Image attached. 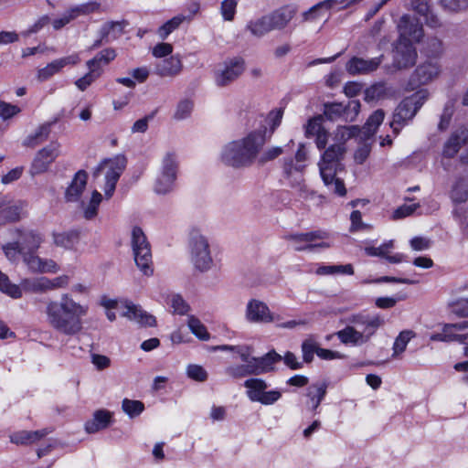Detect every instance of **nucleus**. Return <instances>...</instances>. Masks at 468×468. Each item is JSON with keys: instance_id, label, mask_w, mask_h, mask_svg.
<instances>
[{"instance_id": "nucleus-1", "label": "nucleus", "mask_w": 468, "mask_h": 468, "mask_svg": "<svg viewBox=\"0 0 468 468\" xmlns=\"http://www.w3.org/2000/svg\"><path fill=\"white\" fill-rule=\"evenodd\" d=\"M88 313L89 305L76 302L68 292L62 293L58 301H48L45 309L48 324L66 336H74L82 331V318Z\"/></svg>"}, {"instance_id": "nucleus-2", "label": "nucleus", "mask_w": 468, "mask_h": 468, "mask_svg": "<svg viewBox=\"0 0 468 468\" xmlns=\"http://www.w3.org/2000/svg\"><path fill=\"white\" fill-rule=\"evenodd\" d=\"M266 133L262 126L228 143L221 152L222 162L236 168L250 166L267 141Z\"/></svg>"}, {"instance_id": "nucleus-3", "label": "nucleus", "mask_w": 468, "mask_h": 468, "mask_svg": "<svg viewBox=\"0 0 468 468\" xmlns=\"http://www.w3.org/2000/svg\"><path fill=\"white\" fill-rule=\"evenodd\" d=\"M384 120V112L377 110L367 120L363 127L353 125V140L357 147L353 154L356 163L363 164L368 157L375 142L374 135Z\"/></svg>"}, {"instance_id": "nucleus-4", "label": "nucleus", "mask_w": 468, "mask_h": 468, "mask_svg": "<svg viewBox=\"0 0 468 468\" xmlns=\"http://www.w3.org/2000/svg\"><path fill=\"white\" fill-rule=\"evenodd\" d=\"M127 160L122 154H117L112 158L104 159L95 168L94 178L101 175L104 177L102 189L106 199H110L115 191L116 184L126 167Z\"/></svg>"}, {"instance_id": "nucleus-5", "label": "nucleus", "mask_w": 468, "mask_h": 468, "mask_svg": "<svg viewBox=\"0 0 468 468\" xmlns=\"http://www.w3.org/2000/svg\"><path fill=\"white\" fill-rule=\"evenodd\" d=\"M179 162L176 152H166L161 159L154 191L158 195H166L173 191L177 178Z\"/></svg>"}, {"instance_id": "nucleus-6", "label": "nucleus", "mask_w": 468, "mask_h": 468, "mask_svg": "<svg viewBox=\"0 0 468 468\" xmlns=\"http://www.w3.org/2000/svg\"><path fill=\"white\" fill-rule=\"evenodd\" d=\"M427 90H421L404 99L397 107L390 127L398 134L402 126L411 120L427 99Z\"/></svg>"}, {"instance_id": "nucleus-7", "label": "nucleus", "mask_w": 468, "mask_h": 468, "mask_svg": "<svg viewBox=\"0 0 468 468\" xmlns=\"http://www.w3.org/2000/svg\"><path fill=\"white\" fill-rule=\"evenodd\" d=\"M131 243L134 261L137 267L144 275H152L154 273V269L151 247L145 234L144 233L141 228H133L131 235Z\"/></svg>"}, {"instance_id": "nucleus-8", "label": "nucleus", "mask_w": 468, "mask_h": 468, "mask_svg": "<svg viewBox=\"0 0 468 468\" xmlns=\"http://www.w3.org/2000/svg\"><path fill=\"white\" fill-rule=\"evenodd\" d=\"M191 261L196 269L207 271L213 266L211 247L207 237L194 231L189 241Z\"/></svg>"}, {"instance_id": "nucleus-9", "label": "nucleus", "mask_w": 468, "mask_h": 468, "mask_svg": "<svg viewBox=\"0 0 468 468\" xmlns=\"http://www.w3.org/2000/svg\"><path fill=\"white\" fill-rule=\"evenodd\" d=\"M384 323L378 314H359L353 316V346L367 343Z\"/></svg>"}, {"instance_id": "nucleus-10", "label": "nucleus", "mask_w": 468, "mask_h": 468, "mask_svg": "<svg viewBox=\"0 0 468 468\" xmlns=\"http://www.w3.org/2000/svg\"><path fill=\"white\" fill-rule=\"evenodd\" d=\"M246 395L252 402H259L269 406L277 402L282 398V392L278 389L267 390L269 385L261 378H250L244 382Z\"/></svg>"}, {"instance_id": "nucleus-11", "label": "nucleus", "mask_w": 468, "mask_h": 468, "mask_svg": "<svg viewBox=\"0 0 468 468\" xmlns=\"http://www.w3.org/2000/svg\"><path fill=\"white\" fill-rule=\"evenodd\" d=\"M294 250H314L317 249H327L331 246L328 239V233L322 230L311 231L289 236Z\"/></svg>"}, {"instance_id": "nucleus-12", "label": "nucleus", "mask_w": 468, "mask_h": 468, "mask_svg": "<svg viewBox=\"0 0 468 468\" xmlns=\"http://www.w3.org/2000/svg\"><path fill=\"white\" fill-rule=\"evenodd\" d=\"M245 70V61L239 57L224 60L215 70V82L219 87H226L238 80Z\"/></svg>"}, {"instance_id": "nucleus-13", "label": "nucleus", "mask_w": 468, "mask_h": 468, "mask_svg": "<svg viewBox=\"0 0 468 468\" xmlns=\"http://www.w3.org/2000/svg\"><path fill=\"white\" fill-rule=\"evenodd\" d=\"M441 65L438 60L427 59L420 63L411 74L409 86L414 90L421 85H427L439 78Z\"/></svg>"}, {"instance_id": "nucleus-14", "label": "nucleus", "mask_w": 468, "mask_h": 468, "mask_svg": "<svg viewBox=\"0 0 468 468\" xmlns=\"http://www.w3.org/2000/svg\"><path fill=\"white\" fill-rule=\"evenodd\" d=\"M335 140L338 142L331 145L322 155L319 164H324L327 166L337 167L339 160L343 157L346 148L344 143L351 138V128L340 126L335 132Z\"/></svg>"}, {"instance_id": "nucleus-15", "label": "nucleus", "mask_w": 468, "mask_h": 468, "mask_svg": "<svg viewBox=\"0 0 468 468\" xmlns=\"http://www.w3.org/2000/svg\"><path fill=\"white\" fill-rule=\"evenodd\" d=\"M245 318L253 324L280 322L281 316L271 311L267 303L258 299H250L246 304Z\"/></svg>"}, {"instance_id": "nucleus-16", "label": "nucleus", "mask_w": 468, "mask_h": 468, "mask_svg": "<svg viewBox=\"0 0 468 468\" xmlns=\"http://www.w3.org/2000/svg\"><path fill=\"white\" fill-rule=\"evenodd\" d=\"M60 145L58 142H51L46 147L40 149L35 155L30 165L29 173L31 176L45 173L50 165L59 155Z\"/></svg>"}, {"instance_id": "nucleus-17", "label": "nucleus", "mask_w": 468, "mask_h": 468, "mask_svg": "<svg viewBox=\"0 0 468 468\" xmlns=\"http://www.w3.org/2000/svg\"><path fill=\"white\" fill-rule=\"evenodd\" d=\"M399 37L398 40L420 42L423 37V27L418 18L410 15H403L398 23Z\"/></svg>"}, {"instance_id": "nucleus-18", "label": "nucleus", "mask_w": 468, "mask_h": 468, "mask_svg": "<svg viewBox=\"0 0 468 468\" xmlns=\"http://www.w3.org/2000/svg\"><path fill=\"white\" fill-rule=\"evenodd\" d=\"M417 51L409 41L398 40L393 51V65L397 69H407L415 64Z\"/></svg>"}, {"instance_id": "nucleus-19", "label": "nucleus", "mask_w": 468, "mask_h": 468, "mask_svg": "<svg viewBox=\"0 0 468 468\" xmlns=\"http://www.w3.org/2000/svg\"><path fill=\"white\" fill-rule=\"evenodd\" d=\"M19 239L17 242L20 245V255L25 262L27 255H36V251L44 241L43 236L35 230H17Z\"/></svg>"}, {"instance_id": "nucleus-20", "label": "nucleus", "mask_w": 468, "mask_h": 468, "mask_svg": "<svg viewBox=\"0 0 468 468\" xmlns=\"http://www.w3.org/2000/svg\"><path fill=\"white\" fill-rule=\"evenodd\" d=\"M298 8L293 4L284 5L269 13L273 30L284 29L297 14Z\"/></svg>"}, {"instance_id": "nucleus-21", "label": "nucleus", "mask_w": 468, "mask_h": 468, "mask_svg": "<svg viewBox=\"0 0 468 468\" xmlns=\"http://www.w3.org/2000/svg\"><path fill=\"white\" fill-rule=\"evenodd\" d=\"M318 165L320 176L324 186H327L330 191L338 195L339 197L346 196V188L344 185V182L335 176L336 167L327 166L324 164H318Z\"/></svg>"}, {"instance_id": "nucleus-22", "label": "nucleus", "mask_w": 468, "mask_h": 468, "mask_svg": "<svg viewBox=\"0 0 468 468\" xmlns=\"http://www.w3.org/2000/svg\"><path fill=\"white\" fill-rule=\"evenodd\" d=\"M79 62L80 56L77 53L55 59L38 70L37 78L41 81L47 80L56 73L59 72L65 66L76 65Z\"/></svg>"}, {"instance_id": "nucleus-23", "label": "nucleus", "mask_w": 468, "mask_h": 468, "mask_svg": "<svg viewBox=\"0 0 468 468\" xmlns=\"http://www.w3.org/2000/svg\"><path fill=\"white\" fill-rule=\"evenodd\" d=\"M27 207V205L25 201L16 200L10 202L7 198V205L0 208V224L20 220L26 215Z\"/></svg>"}, {"instance_id": "nucleus-24", "label": "nucleus", "mask_w": 468, "mask_h": 468, "mask_svg": "<svg viewBox=\"0 0 468 468\" xmlns=\"http://www.w3.org/2000/svg\"><path fill=\"white\" fill-rule=\"evenodd\" d=\"M25 263L28 269L36 273H57L59 271L58 264L51 259H43L37 255H27Z\"/></svg>"}, {"instance_id": "nucleus-25", "label": "nucleus", "mask_w": 468, "mask_h": 468, "mask_svg": "<svg viewBox=\"0 0 468 468\" xmlns=\"http://www.w3.org/2000/svg\"><path fill=\"white\" fill-rule=\"evenodd\" d=\"M350 4V0H324L314 5L308 11L304 12L303 14V17L304 21H312L316 19L318 16H321V12L323 10H329L331 8L339 10L349 6Z\"/></svg>"}, {"instance_id": "nucleus-26", "label": "nucleus", "mask_w": 468, "mask_h": 468, "mask_svg": "<svg viewBox=\"0 0 468 468\" xmlns=\"http://www.w3.org/2000/svg\"><path fill=\"white\" fill-rule=\"evenodd\" d=\"M183 69L182 61L177 56H171L159 61L154 67V73L161 78H174Z\"/></svg>"}, {"instance_id": "nucleus-27", "label": "nucleus", "mask_w": 468, "mask_h": 468, "mask_svg": "<svg viewBox=\"0 0 468 468\" xmlns=\"http://www.w3.org/2000/svg\"><path fill=\"white\" fill-rule=\"evenodd\" d=\"M468 141V130L459 128L454 131L446 141L443 147V155L448 158L453 157Z\"/></svg>"}, {"instance_id": "nucleus-28", "label": "nucleus", "mask_w": 468, "mask_h": 468, "mask_svg": "<svg viewBox=\"0 0 468 468\" xmlns=\"http://www.w3.org/2000/svg\"><path fill=\"white\" fill-rule=\"evenodd\" d=\"M124 307L125 311L121 314L122 316L127 317L130 320H135L137 323L144 326L155 325V317L144 311L140 306L135 305L133 303H126Z\"/></svg>"}, {"instance_id": "nucleus-29", "label": "nucleus", "mask_w": 468, "mask_h": 468, "mask_svg": "<svg viewBox=\"0 0 468 468\" xmlns=\"http://www.w3.org/2000/svg\"><path fill=\"white\" fill-rule=\"evenodd\" d=\"M88 175L84 170L78 171L65 192L68 202H76L82 195L87 185Z\"/></svg>"}, {"instance_id": "nucleus-30", "label": "nucleus", "mask_w": 468, "mask_h": 468, "mask_svg": "<svg viewBox=\"0 0 468 468\" xmlns=\"http://www.w3.org/2000/svg\"><path fill=\"white\" fill-rule=\"evenodd\" d=\"M328 385L325 381H317L310 385L306 389L307 406L315 411L327 392Z\"/></svg>"}, {"instance_id": "nucleus-31", "label": "nucleus", "mask_w": 468, "mask_h": 468, "mask_svg": "<svg viewBox=\"0 0 468 468\" xmlns=\"http://www.w3.org/2000/svg\"><path fill=\"white\" fill-rule=\"evenodd\" d=\"M282 360V356L275 351H270L265 356L255 357L250 362L252 372L254 375L267 373L273 369V365Z\"/></svg>"}, {"instance_id": "nucleus-32", "label": "nucleus", "mask_w": 468, "mask_h": 468, "mask_svg": "<svg viewBox=\"0 0 468 468\" xmlns=\"http://www.w3.org/2000/svg\"><path fill=\"white\" fill-rule=\"evenodd\" d=\"M112 414L106 410H98L94 412L93 418L85 423V430L88 433H95L106 429L112 422Z\"/></svg>"}, {"instance_id": "nucleus-33", "label": "nucleus", "mask_w": 468, "mask_h": 468, "mask_svg": "<svg viewBox=\"0 0 468 468\" xmlns=\"http://www.w3.org/2000/svg\"><path fill=\"white\" fill-rule=\"evenodd\" d=\"M50 432L51 431L48 429L39 431H20L11 434L9 438L10 441L15 444H31L40 441Z\"/></svg>"}, {"instance_id": "nucleus-34", "label": "nucleus", "mask_w": 468, "mask_h": 468, "mask_svg": "<svg viewBox=\"0 0 468 468\" xmlns=\"http://www.w3.org/2000/svg\"><path fill=\"white\" fill-rule=\"evenodd\" d=\"M305 165L294 163L292 159H286L283 164V173L292 186H298L303 181V173Z\"/></svg>"}, {"instance_id": "nucleus-35", "label": "nucleus", "mask_w": 468, "mask_h": 468, "mask_svg": "<svg viewBox=\"0 0 468 468\" xmlns=\"http://www.w3.org/2000/svg\"><path fill=\"white\" fill-rule=\"evenodd\" d=\"M450 198L454 203H464L468 200V176L458 177L452 186Z\"/></svg>"}, {"instance_id": "nucleus-36", "label": "nucleus", "mask_w": 468, "mask_h": 468, "mask_svg": "<svg viewBox=\"0 0 468 468\" xmlns=\"http://www.w3.org/2000/svg\"><path fill=\"white\" fill-rule=\"evenodd\" d=\"M116 57L112 48H105L99 52L93 58L87 61L88 69H97L99 75L102 74V66L109 64Z\"/></svg>"}, {"instance_id": "nucleus-37", "label": "nucleus", "mask_w": 468, "mask_h": 468, "mask_svg": "<svg viewBox=\"0 0 468 468\" xmlns=\"http://www.w3.org/2000/svg\"><path fill=\"white\" fill-rule=\"evenodd\" d=\"M393 94L391 88L384 82L376 83L364 91V98L367 101H376L386 99Z\"/></svg>"}, {"instance_id": "nucleus-38", "label": "nucleus", "mask_w": 468, "mask_h": 468, "mask_svg": "<svg viewBox=\"0 0 468 468\" xmlns=\"http://www.w3.org/2000/svg\"><path fill=\"white\" fill-rule=\"evenodd\" d=\"M246 28L251 35L257 37H261L269 32L273 31L268 14L258 19L250 21Z\"/></svg>"}, {"instance_id": "nucleus-39", "label": "nucleus", "mask_w": 468, "mask_h": 468, "mask_svg": "<svg viewBox=\"0 0 468 468\" xmlns=\"http://www.w3.org/2000/svg\"><path fill=\"white\" fill-rule=\"evenodd\" d=\"M416 336L412 330H403L395 338L392 346V357L397 358L403 354L407 348L409 342Z\"/></svg>"}, {"instance_id": "nucleus-40", "label": "nucleus", "mask_w": 468, "mask_h": 468, "mask_svg": "<svg viewBox=\"0 0 468 468\" xmlns=\"http://www.w3.org/2000/svg\"><path fill=\"white\" fill-rule=\"evenodd\" d=\"M22 290L33 293H44L49 292L48 277H37L33 279H25L21 282Z\"/></svg>"}, {"instance_id": "nucleus-41", "label": "nucleus", "mask_w": 468, "mask_h": 468, "mask_svg": "<svg viewBox=\"0 0 468 468\" xmlns=\"http://www.w3.org/2000/svg\"><path fill=\"white\" fill-rule=\"evenodd\" d=\"M185 21L190 22L191 16L178 15L166 21L163 26L158 28V35L160 38L165 39L173 31L177 29Z\"/></svg>"}, {"instance_id": "nucleus-42", "label": "nucleus", "mask_w": 468, "mask_h": 468, "mask_svg": "<svg viewBox=\"0 0 468 468\" xmlns=\"http://www.w3.org/2000/svg\"><path fill=\"white\" fill-rule=\"evenodd\" d=\"M381 62L380 58H373L364 59L353 57V74L354 73H369L376 70Z\"/></svg>"}, {"instance_id": "nucleus-43", "label": "nucleus", "mask_w": 468, "mask_h": 468, "mask_svg": "<svg viewBox=\"0 0 468 468\" xmlns=\"http://www.w3.org/2000/svg\"><path fill=\"white\" fill-rule=\"evenodd\" d=\"M54 243L65 249H72L80 240V233L78 231H68L62 233H55L53 235Z\"/></svg>"}, {"instance_id": "nucleus-44", "label": "nucleus", "mask_w": 468, "mask_h": 468, "mask_svg": "<svg viewBox=\"0 0 468 468\" xmlns=\"http://www.w3.org/2000/svg\"><path fill=\"white\" fill-rule=\"evenodd\" d=\"M101 200H102V195L99 191L94 190L91 193L90 201L87 204H85V203L82 204L83 217L86 219L91 220L94 218H96V216L98 214V208H99V206H100Z\"/></svg>"}, {"instance_id": "nucleus-45", "label": "nucleus", "mask_w": 468, "mask_h": 468, "mask_svg": "<svg viewBox=\"0 0 468 468\" xmlns=\"http://www.w3.org/2000/svg\"><path fill=\"white\" fill-rule=\"evenodd\" d=\"M0 291L13 299L22 297V289L20 286L10 282L6 274L0 271Z\"/></svg>"}, {"instance_id": "nucleus-46", "label": "nucleus", "mask_w": 468, "mask_h": 468, "mask_svg": "<svg viewBox=\"0 0 468 468\" xmlns=\"http://www.w3.org/2000/svg\"><path fill=\"white\" fill-rule=\"evenodd\" d=\"M302 353L303 359L305 363H310L314 359V354L317 355V350L319 349V345L315 340L314 335H309L303 342L302 343Z\"/></svg>"}, {"instance_id": "nucleus-47", "label": "nucleus", "mask_w": 468, "mask_h": 468, "mask_svg": "<svg viewBox=\"0 0 468 468\" xmlns=\"http://www.w3.org/2000/svg\"><path fill=\"white\" fill-rule=\"evenodd\" d=\"M187 325L190 331L200 340L207 341L210 338V335L207 332L206 326L201 323V321L195 317L189 316L187 320Z\"/></svg>"}, {"instance_id": "nucleus-48", "label": "nucleus", "mask_w": 468, "mask_h": 468, "mask_svg": "<svg viewBox=\"0 0 468 468\" xmlns=\"http://www.w3.org/2000/svg\"><path fill=\"white\" fill-rule=\"evenodd\" d=\"M315 273L320 276L335 274H351V265H322L319 266Z\"/></svg>"}, {"instance_id": "nucleus-49", "label": "nucleus", "mask_w": 468, "mask_h": 468, "mask_svg": "<svg viewBox=\"0 0 468 468\" xmlns=\"http://www.w3.org/2000/svg\"><path fill=\"white\" fill-rule=\"evenodd\" d=\"M225 373L233 378H241L249 375H254L250 364L229 366L226 367Z\"/></svg>"}, {"instance_id": "nucleus-50", "label": "nucleus", "mask_w": 468, "mask_h": 468, "mask_svg": "<svg viewBox=\"0 0 468 468\" xmlns=\"http://www.w3.org/2000/svg\"><path fill=\"white\" fill-rule=\"evenodd\" d=\"M122 410L130 417L134 418L140 415L144 410V405L139 400H132L124 399L122 403Z\"/></svg>"}, {"instance_id": "nucleus-51", "label": "nucleus", "mask_w": 468, "mask_h": 468, "mask_svg": "<svg viewBox=\"0 0 468 468\" xmlns=\"http://www.w3.org/2000/svg\"><path fill=\"white\" fill-rule=\"evenodd\" d=\"M50 132L49 124H43L37 128L34 135L28 136L25 141V145L35 146L48 139Z\"/></svg>"}, {"instance_id": "nucleus-52", "label": "nucleus", "mask_w": 468, "mask_h": 468, "mask_svg": "<svg viewBox=\"0 0 468 468\" xmlns=\"http://www.w3.org/2000/svg\"><path fill=\"white\" fill-rule=\"evenodd\" d=\"M99 8H100L99 3L89 2L86 4L73 6L69 10H70L74 19H76L77 17H79L80 16H87L89 14L94 13V12L98 11Z\"/></svg>"}, {"instance_id": "nucleus-53", "label": "nucleus", "mask_w": 468, "mask_h": 468, "mask_svg": "<svg viewBox=\"0 0 468 468\" xmlns=\"http://www.w3.org/2000/svg\"><path fill=\"white\" fill-rule=\"evenodd\" d=\"M186 375L189 378L197 382H204L208 378L207 370L203 367L197 364H190L187 366Z\"/></svg>"}, {"instance_id": "nucleus-54", "label": "nucleus", "mask_w": 468, "mask_h": 468, "mask_svg": "<svg viewBox=\"0 0 468 468\" xmlns=\"http://www.w3.org/2000/svg\"><path fill=\"white\" fill-rule=\"evenodd\" d=\"M168 303L173 309V312L180 315L186 314L189 310L188 304L179 294L171 295Z\"/></svg>"}, {"instance_id": "nucleus-55", "label": "nucleus", "mask_w": 468, "mask_h": 468, "mask_svg": "<svg viewBox=\"0 0 468 468\" xmlns=\"http://www.w3.org/2000/svg\"><path fill=\"white\" fill-rule=\"evenodd\" d=\"M441 5L448 12L458 13L468 8V0H441Z\"/></svg>"}, {"instance_id": "nucleus-56", "label": "nucleus", "mask_w": 468, "mask_h": 468, "mask_svg": "<svg viewBox=\"0 0 468 468\" xmlns=\"http://www.w3.org/2000/svg\"><path fill=\"white\" fill-rule=\"evenodd\" d=\"M237 0H223L220 5V13L226 21H232L236 14Z\"/></svg>"}, {"instance_id": "nucleus-57", "label": "nucleus", "mask_w": 468, "mask_h": 468, "mask_svg": "<svg viewBox=\"0 0 468 468\" xmlns=\"http://www.w3.org/2000/svg\"><path fill=\"white\" fill-rule=\"evenodd\" d=\"M193 102L189 100H183L178 102L174 117L176 120H184L190 116L193 110Z\"/></svg>"}, {"instance_id": "nucleus-58", "label": "nucleus", "mask_w": 468, "mask_h": 468, "mask_svg": "<svg viewBox=\"0 0 468 468\" xmlns=\"http://www.w3.org/2000/svg\"><path fill=\"white\" fill-rule=\"evenodd\" d=\"M101 75L98 74L97 69H89V72L83 77L75 81L77 88L84 91L92 82H94Z\"/></svg>"}, {"instance_id": "nucleus-59", "label": "nucleus", "mask_w": 468, "mask_h": 468, "mask_svg": "<svg viewBox=\"0 0 468 468\" xmlns=\"http://www.w3.org/2000/svg\"><path fill=\"white\" fill-rule=\"evenodd\" d=\"M21 112V109L9 102L0 101V118L3 121H6L11 119L12 117L17 115Z\"/></svg>"}, {"instance_id": "nucleus-60", "label": "nucleus", "mask_w": 468, "mask_h": 468, "mask_svg": "<svg viewBox=\"0 0 468 468\" xmlns=\"http://www.w3.org/2000/svg\"><path fill=\"white\" fill-rule=\"evenodd\" d=\"M373 226L362 220V214L358 210H353V232H369Z\"/></svg>"}, {"instance_id": "nucleus-61", "label": "nucleus", "mask_w": 468, "mask_h": 468, "mask_svg": "<svg viewBox=\"0 0 468 468\" xmlns=\"http://www.w3.org/2000/svg\"><path fill=\"white\" fill-rule=\"evenodd\" d=\"M457 331H464L463 330V324L456 323V324H444L442 328L443 334L447 335L448 341H458L461 337V335L456 334Z\"/></svg>"}, {"instance_id": "nucleus-62", "label": "nucleus", "mask_w": 468, "mask_h": 468, "mask_svg": "<svg viewBox=\"0 0 468 468\" xmlns=\"http://www.w3.org/2000/svg\"><path fill=\"white\" fill-rule=\"evenodd\" d=\"M419 207V204H404L399 207L392 215L393 219H399L412 215Z\"/></svg>"}, {"instance_id": "nucleus-63", "label": "nucleus", "mask_w": 468, "mask_h": 468, "mask_svg": "<svg viewBox=\"0 0 468 468\" xmlns=\"http://www.w3.org/2000/svg\"><path fill=\"white\" fill-rule=\"evenodd\" d=\"M20 245L17 241L9 242L3 246L5 255L10 261H16L20 255Z\"/></svg>"}, {"instance_id": "nucleus-64", "label": "nucleus", "mask_w": 468, "mask_h": 468, "mask_svg": "<svg viewBox=\"0 0 468 468\" xmlns=\"http://www.w3.org/2000/svg\"><path fill=\"white\" fill-rule=\"evenodd\" d=\"M452 312L458 316L466 317L468 316V299H460L452 303Z\"/></svg>"}]
</instances>
